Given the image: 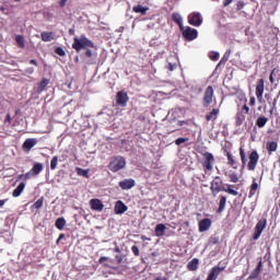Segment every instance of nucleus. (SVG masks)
Returning <instances> with one entry per match:
<instances>
[{
	"label": "nucleus",
	"mask_w": 280,
	"mask_h": 280,
	"mask_svg": "<svg viewBox=\"0 0 280 280\" xmlns=\"http://www.w3.org/2000/svg\"><path fill=\"white\" fill-rule=\"evenodd\" d=\"M72 49L80 54L84 49L83 56L85 58H93V49H95V43L89 39L86 35H81L80 37L73 38Z\"/></svg>",
	"instance_id": "nucleus-1"
},
{
	"label": "nucleus",
	"mask_w": 280,
	"mask_h": 280,
	"mask_svg": "<svg viewBox=\"0 0 280 280\" xmlns=\"http://www.w3.org/2000/svg\"><path fill=\"white\" fill-rule=\"evenodd\" d=\"M235 185L231 184H228L226 187H224V182L220 176H215L210 183V190L214 198L220 194V191H225V194H230V196H238L240 192L233 189Z\"/></svg>",
	"instance_id": "nucleus-2"
},
{
	"label": "nucleus",
	"mask_w": 280,
	"mask_h": 280,
	"mask_svg": "<svg viewBox=\"0 0 280 280\" xmlns=\"http://www.w3.org/2000/svg\"><path fill=\"white\" fill-rule=\"evenodd\" d=\"M201 156L200 163L205 174H211V172H213V165H215V156H213V153L207 151L203 152Z\"/></svg>",
	"instance_id": "nucleus-3"
},
{
	"label": "nucleus",
	"mask_w": 280,
	"mask_h": 280,
	"mask_svg": "<svg viewBox=\"0 0 280 280\" xmlns=\"http://www.w3.org/2000/svg\"><path fill=\"white\" fill-rule=\"evenodd\" d=\"M126 167V159L124 156L117 155L113 156L108 164V170L110 172L117 173L120 170H124Z\"/></svg>",
	"instance_id": "nucleus-4"
},
{
	"label": "nucleus",
	"mask_w": 280,
	"mask_h": 280,
	"mask_svg": "<svg viewBox=\"0 0 280 280\" xmlns=\"http://www.w3.org/2000/svg\"><path fill=\"white\" fill-rule=\"evenodd\" d=\"M268 226V220L266 218H261L257 223L254 229V235L253 240H259L261 237V234L264 233V230Z\"/></svg>",
	"instance_id": "nucleus-5"
},
{
	"label": "nucleus",
	"mask_w": 280,
	"mask_h": 280,
	"mask_svg": "<svg viewBox=\"0 0 280 280\" xmlns=\"http://www.w3.org/2000/svg\"><path fill=\"white\" fill-rule=\"evenodd\" d=\"M213 86L209 85L205 93H203V98H202V106L205 108H209V106H211V104H213Z\"/></svg>",
	"instance_id": "nucleus-6"
},
{
	"label": "nucleus",
	"mask_w": 280,
	"mask_h": 280,
	"mask_svg": "<svg viewBox=\"0 0 280 280\" xmlns=\"http://www.w3.org/2000/svg\"><path fill=\"white\" fill-rule=\"evenodd\" d=\"M250 113V107L247 104H244L241 110L236 113V126H242L246 121V116Z\"/></svg>",
	"instance_id": "nucleus-7"
},
{
	"label": "nucleus",
	"mask_w": 280,
	"mask_h": 280,
	"mask_svg": "<svg viewBox=\"0 0 280 280\" xmlns=\"http://www.w3.org/2000/svg\"><path fill=\"white\" fill-rule=\"evenodd\" d=\"M128 102H130V96H128V92H117L116 103L118 106H121V108H126V106H128Z\"/></svg>",
	"instance_id": "nucleus-8"
},
{
	"label": "nucleus",
	"mask_w": 280,
	"mask_h": 280,
	"mask_svg": "<svg viewBox=\"0 0 280 280\" xmlns=\"http://www.w3.org/2000/svg\"><path fill=\"white\" fill-rule=\"evenodd\" d=\"M266 89V82L264 81V79H259L256 82V97L259 102V104H261L264 102V91Z\"/></svg>",
	"instance_id": "nucleus-9"
},
{
	"label": "nucleus",
	"mask_w": 280,
	"mask_h": 280,
	"mask_svg": "<svg viewBox=\"0 0 280 280\" xmlns=\"http://www.w3.org/2000/svg\"><path fill=\"white\" fill-rule=\"evenodd\" d=\"M258 163H259V153L257 151H253L249 154V162L247 164V170H249V172H255Z\"/></svg>",
	"instance_id": "nucleus-10"
},
{
	"label": "nucleus",
	"mask_w": 280,
	"mask_h": 280,
	"mask_svg": "<svg viewBox=\"0 0 280 280\" xmlns=\"http://www.w3.org/2000/svg\"><path fill=\"white\" fill-rule=\"evenodd\" d=\"M189 25H194V27H200L202 25V15L198 12L190 13L188 15Z\"/></svg>",
	"instance_id": "nucleus-11"
},
{
	"label": "nucleus",
	"mask_w": 280,
	"mask_h": 280,
	"mask_svg": "<svg viewBox=\"0 0 280 280\" xmlns=\"http://www.w3.org/2000/svg\"><path fill=\"white\" fill-rule=\"evenodd\" d=\"M180 31L183 32V36L186 40H196L198 38V31L196 28L188 26Z\"/></svg>",
	"instance_id": "nucleus-12"
},
{
	"label": "nucleus",
	"mask_w": 280,
	"mask_h": 280,
	"mask_svg": "<svg viewBox=\"0 0 280 280\" xmlns=\"http://www.w3.org/2000/svg\"><path fill=\"white\" fill-rule=\"evenodd\" d=\"M38 143V139L36 138H28L22 144V150L26 153L32 152V148Z\"/></svg>",
	"instance_id": "nucleus-13"
},
{
	"label": "nucleus",
	"mask_w": 280,
	"mask_h": 280,
	"mask_svg": "<svg viewBox=\"0 0 280 280\" xmlns=\"http://www.w3.org/2000/svg\"><path fill=\"white\" fill-rule=\"evenodd\" d=\"M223 154L228 159V165L233 167V170H237V161L235 160V156H233V153H231L229 149H223Z\"/></svg>",
	"instance_id": "nucleus-14"
},
{
	"label": "nucleus",
	"mask_w": 280,
	"mask_h": 280,
	"mask_svg": "<svg viewBox=\"0 0 280 280\" xmlns=\"http://www.w3.org/2000/svg\"><path fill=\"white\" fill-rule=\"evenodd\" d=\"M221 272H224V267L215 266L210 270L206 280H218V277H220Z\"/></svg>",
	"instance_id": "nucleus-15"
},
{
	"label": "nucleus",
	"mask_w": 280,
	"mask_h": 280,
	"mask_svg": "<svg viewBox=\"0 0 280 280\" xmlns=\"http://www.w3.org/2000/svg\"><path fill=\"white\" fill-rule=\"evenodd\" d=\"M212 221L209 218L202 219L198 223L199 233H205L211 229Z\"/></svg>",
	"instance_id": "nucleus-16"
},
{
	"label": "nucleus",
	"mask_w": 280,
	"mask_h": 280,
	"mask_svg": "<svg viewBox=\"0 0 280 280\" xmlns=\"http://www.w3.org/2000/svg\"><path fill=\"white\" fill-rule=\"evenodd\" d=\"M114 211H115L116 215H122V213H126V211H128V206H126V203H124V201L118 200L115 203Z\"/></svg>",
	"instance_id": "nucleus-17"
},
{
	"label": "nucleus",
	"mask_w": 280,
	"mask_h": 280,
	"mask_svg": "<svg viewBox=\"0 0 280 280\" xmlns=\"http://www.w3.org/2000/svg\"><path fill=\"white\" fill-rule=\"evenodd\" d=\"M90 207L92 211H104V203L100 199H91Z\"/></svg>",
	"instance_id": "nucleus-18"
},
{
	"label": "nucleus",
	"mask_w": 280,
	"mask_h": 280,
	"mask_svg": "<svg viewBox=\"0 0 280 280\" xmlns=\"http://www.w3.org/2000/svg\"><path fill=\"white\" fill-rule=\"evenodd\" d=\"M120 189L124 190H128V189H132V187H135L136 183L135 179L129 178V179H124L121 182L118 183Z\"/></svg>",
	"instance_id": "nucleus-19"
},
{
	"label": "nucleus",
	"mask_w": 280,
	"mask_h": 280,
	"mask_svg": "<svg viewBox=\"0 0 280 280\" xmlns=\"http://www.w3.org/2000/svg\"><path fill=\"white\" fill-rule=\"evenodd\" d=\"M219 208L217 209V213H223L224 209H226V196H219Z\"/></svg>",
	"instance_id": "nucleus-20"
},
{
	"label": "nucleus",
	"mask_w": 280,
	"mask_h": 280,
	"mask_svg": "<svg viewBox=\"0 0 280 280\" xmlns=\"http://www.w3.org/2000/svg\"><path fill=\"white\" fill-rule=\"evenodd\" d=\"M278 148H279L278 141H267L266 143V150L268 154H272V152H277Z\"/></svg>",
	"instance_id": "nucleus-21"
},
{
	"label": "nucleus",
	"mask_w": 280,
	"mask_h": 280,
	"mask_svg": "<svg viewBox=\"0 0 280 280\" xmlns=\"http://www.w3.org/2000/svg\"><path fill=\"white\" fill-rule=\"evenodd\" d=\"M43 170H45V166H43V163L37 162L33 165L30 172L32 176H38V174H40Z\"/></svg>",
	"instance_id": "nucleus-22"
},
{
	"label": "nucleus",
	"mask_w": 280,
	"mask_h": 280,
	"mask_svg": "<svg viewBox=\"0 0 280 280\" xmlns=\"http://www.w3.org/2000/svg\"><path fill=\"white\" fill-rule=\"evenodd\" d=\"M264 264L261 262V259L258 261L256 268L254 269V271L250 273L249 279H257L259 277V275H261V268H262Z\"/></svg>",
	"instance_id": "nucleus-23"
},
{
	"label": "nucleus",
	"mask_w": 280,
	"mask_h": 280,
	"mask_svg": "<svg viewBox=\"0 0 280 280\" xmlns=\"http://www.w3.org/2000/svg\"><path fill=\"white\" fill-rule=\"evenodd\" d=\"M148 10H150V8L143 7L141 4L135 5L132 8V12H135L136 14H142V16H145V14H148Z\"/></svg>",
	"instance_id": "nucleus-24"
},
{
	"label": "nucleus",
	"mask_w": 280,
	"mask_h": 280,
	"mask_svg": "<svg viewBox=\"0 0 280 280\" xmlns=\"http://www.w3.org/2000/svg\"><path fill=\"white\" fill-rule=\"evenodd\" d=\"M40 36L44 43H51V40L56 38V34H54V32H43Z\"/></svg>",
	"instance_id": "nucleus-25"
},
{
	"label": "nucleus",
	"mask_w": 280,
	"mask_h": 280,
	"mask_svg": "<svg viewBox=\"0 0 280 280\" xmlns=\"http://www.w3.org/2000/svg\"><path fill=\"white\" fill-rule=\"evenodd\" d=\"M218 115H220V109L213 108L209 114L206 115V120L215 121V119H218Z\"/></svg>",
	"instance_id": "nucleus-26"
},
{
	"label": "nucleus",
	"mask_w": 280,
	"mask_h": 280,
	"mask_svg": "<svg viewBox=\"0 0 280 280\" xmlns=\"http://www.w3.org/2000/svg\"><path fill=\"white\" fill-rule=\"evenodd\" d=\"M166 226L163 223H159L155 226V235H158V237H163V235H165V231H166Z\"/></svg>",
	"instance_id": "nucleus-27"
},
{
	"label": "nucleus",
	"mask_w": 280,
	"mask_h": 280,
	"mask_svg": "<svg viewBox=\"0 0 280 280\" xmlns=\"http://www.w3.org/2000/svg\"><path fill=\"white\" fill-rule=\"evenodd\" d=\"M257 189H259V184L257 183V179L254 178L253 183L250 185L248 198H253V196H255V194H257Z\"/></svg>",
	"instance_id": "nucleus-28"
},
{
	"label": "nucleus",
	"mask_w": 280,
	"mask_h": 280,
	"mask_svg": "<svg viewBox=\"0 0 280 280\" xmlns=\"http://www.w3.org/2000/svg\"><path fill=\"white\" fill-rule=\"evenodd\" d=\"M25 190V183H21L12 192L13 198H19L21 194Z\"/></svg>",
	"instance_id": "nucleus-29"
},
{
	"label": "nucleus",
	"mask_w": 280,
	"mask_h": 280,
	"mask_svg": "<svg viewBox=\"0 0 280 280\" xmlns=\"http://www.w3.org/2000/svg\"><path fill=\"white\" fill-rule=\"evenodd\" d=\"M198 264H200V261L198 260V258H194L191 261L188 262L187 268L188 270H190V272H194L196 270H198Z\"/></svg>",
	"instance_id": "nucleus-30"
},
{
	"label": "nucleus",
	"mask_w": 280,
	"mask_h": 280,
	"mask_svg": "<svg viewBox=\"0 0 280 280\" xmlns=\"http://www.w3.org/2000/svg\"><path fill=\"white\" fill-rule=\"evenodd\" d=\"M172 20L174 21V23H177V25H179V30H184L183 18L180 16V14L173 13L172 14Z\"/></svg>",
	"instance_id": "nucleus-31"
},
{
	"label": "nucleus",
	"mask_w": 280,
	"mask_h": 280,
	"mask_svg": "<svg viewBox=\"0 0 280 280\" xmlns=\"http://www.w3.org/2000/svg\"><path fill=\"white\" fill-rule=\"evenodd\" d=\"M48 85H49V79L44 78L42 82L38 83L37 92L43 93V91H45V89H47Z\"/></svg>",
	"instance_id": "nucleus-32"
},
{
	"label": "nucleus",
	"mask_w": 280,
	"mask_h": 280,
	"mask_svg": "<svg viewBox=\"0 0 280 280\" xmlns=\"http://www.w3.org/2000/svg\"><path fill=\"white\" fill-rule=\"evenodd\" d=\"M15 42L20 49H25V37L23 35H15Z\"/></svg>",
	"instance_id": "nucleus-33"
},
{
	"label": "nucleus",
	"mask_w": 280,
	"mask_h": 280,
	"mask_svg": "<svg viewBox=\"0 0 280 280\" xmlns=\"http://www.w3.org/2000/svg\"><path fill=\"white\" fill-rule=\"evenodd\" d=\"M67 224V220H65V218H58L55 222V226L56 229H58L59 231H62V229H65V225Z\"/></svg>",
	"instance_id": "nucleus-34"
},
{
	"label": "nucleus",
	"mask_w": 280,
	"mask_h": 280,
	"mask_svg": "<svg viewBox=\"0 0 280 280\" xmlns=\"http://www.w3.org/2000/svg\"><path fill=\"white\" fill-rule=\"evenodd\" d=\"M43 205H45V197H40L37 201H35L31 209H43Z\"/></svg>",
	"instance_id": "nucleus-35"
},
{
	"label": "nucleus",
	"mask_w": 280,
	"mask_h": 280,
	"mask_svg": "<svg viewBox=\"0 0 280 280\" xmlns=\"http://www.w3.org/2000/svg\"><path fill=\"white\" fill-rule=\"evenodd\" d=\"M266 124H268V118H266V116H260L256 120V126L258 128H264V126H266Z\"/></svg>",
	"instance_id": "nucleus-36"
},
{
	"label": "nucleus",
	"mask_w": 280,
	"mask_h": 280,
	"mask_svg": "<svg viewBox=\"0 0 280 280\" xmlns=\"http://www.w3.org/2000/svg\"><path fill=\"white\" fill-rule=\"evenodd\" d=\"M115 253L116 254V259L118 264H121V261H124V257H126V254L121 253V248L119 247H115Z\"/></svg>",
	"instance_id": "nucleus-37"
},
{
	"label": "nucleus",
	"mask_w": 280,
	"mask_h": 280,
	"mask_svg": "<svg viewBox=\"0 0 280 280\" xmlns=\"http://www.w3.org/2000/svg\"><path fill=\"white\" fill-rule=\"evenodd\" d=\"M78 176H83L84 178H89V170L77 167Z\"/></svg>",
	"instance_id": "nucleus-38"
},
{
	"label": "nucleus",
	"mask_w": 280,
	"mask_h": 280,
	"mask_svg": "<svg viewBox=\"0 0 280 280\" xmlns=\"http://www.w3.org/2000/svg\"><path fill=\"white\" fill-rule=\"evenodd\" d=\"M104 261H110V258L103 256V257H101V258L98 259V262H100V264H103V266H105V268H113V266H110V264L104 262Z\"/></svg>",
	"instance_id": "nucleus-39"
},
{
	"label": "nucleus",
	"mask_w": 280,
	"mask_h": 280,
	"mask_svg": "<svg viewBox=\"0 0 280 280\" xmlns=\"http://www.w3.org/2000/svg\"><path fill=\"white\" fill-rule=\"evenodd\" d=\"M240 156H241L242 165L244 167V165H246V152L242 147L240 148Z\"/></svg>",
	"instance_id": "nucleus-40"
},
{
	"label": "nucleus",
	"mask_w": 280,
	"mask_h": 280,
	"mask_svg": "<svg viewBox=\"0 0 280 280\" xmlns=\"http://www.w3.org/2000/svg\"><path fill=\"white\" fill-rule=\"evenodd\" d=\"M229 58H231V50H226V52L223 55L222 59L220 60L219 65L229 62Z\"/></svg>",
	"instance_id": "nucleus-41"
},
{
	"label": "nucleus",
	"mask_w": 280,
	"mask_h": 280,
	"mask_svg": "<svg viewBox=\"0 0 280 280\" xmlns=\"http://www.w3.org/2000/svg\"><path fill=\"white\" fill-rule=\"evenodd\" d=\"M58 167V155H55L50 161V170H56Z\"/></svg>",
	"instance_id": "nucleus-42"
},
{
	"label": "nucleus",
	"mask_w": 280,
	"mask_h": 280,
	"mask_svg": "<svg viewBox=\"0 0 280 280\" xmlns=\"http://www.w3.org/2000/svg\"><path fill=\"white\" fill-rule=\"evenodd\" d=\"M32 173L28 171L25 174H21L19 175V180H30V178H32Z\"/></svg>",
	"instance_id": "nucleus-43"
},
{
	"label": "nucleus",
	"mask_w": 280,
	"mask_h": 280,
	"mask_svg": "<svg viewBox=\"0 0 280 280\" xmlns=\"http://www.w3.org/2000/svg\"><path fill=\"white\" fill-rule=\"evenodd\" d=\"M230 183H240V177L237 176V173H232L229 175Z\"/></svg>",
	"instance_id": "nucleus-44"
},
{
	"label": "nucleus",
	"mask_w": 280,
	"mask_h": 280,
	"mask_svg": "<svg viewBox=\"0 0 280 280\" xmlns=\"http://www.w3.org/2000/svg\"><path fill=\"white\" fill-rule=\"evenodd\" d=\"M55 54H57V56H61V57L67 56V51H65V48H62V47H57L55 49Z\"/></svg>",
	"instance_id": "nucleus-45"
},
{
	"label": "nucleus",
	"mask_w": 280,
	"mask_h": 280,
	"mask_svg": "<svg viewBox=\"0 0 280 280\" xmlns=\"http://www.w3.org/2000/svg\"><path fill=\"white\" fill-rule=\"evenodd\" d=\"M187 141H189V138H177L175 140V144L176 145H183V143H187Z\"/></svg>",
	"instance_id": "nucleus-46"
},
{
	"label": "nucleus",
	"mask_w": 280,
	"mask_h": 280,
	"mask_svg": "<svg viewBox=\"0 0 280 280\" xmlns=\"http://www.w3.org/2000/svg\"><path fill=\"white\" fill-rule=\"evenodd\" d=\"M210 60H220V52H212L210 55Z\"/></svg>",
	"instance_id": "nucleus-47"
},
{
	"label": "nucleus",
	"mask_w": 280,
	"mask_h": 280,
	"mask_svg": "<svg viewBox=\"0 0 280 280\" xmlns=\"http://www.w3.org/2000/svg\"><path fill=\"white\" fill-rule=\"evenodd\" d=\"M166 69L168 71H174V69H176V65L175 63H172V62H168L167 66H166Z\"/></svg>",
	"instance_id": "nucleus-48"
},
{
	"label": "nucleus",
	"mask_w": 280,
	"mask_h": 280,
	"mask_svg": "<svg viewBox=\"0 0 280 280\" xmlns=\"http://www.w3.org/2000/svg\"><path fill=\"white\" fill-rule=\"evenodd\" d=\"M257 104V98L255 96L249 97V106H255Z\"/></svg>",
	"instance_id": "nucleus-49"
},
{
	"label": "nucleus",
	"mask_w": 280,
	"mask_h": 280,
	"mask_svg": "<svg viewBox=\"0 0 280 280\" xmlns=\"http://www.w3.org/2000/svg\"><path fill=\"white\" fill-rule=\"evenodd\" d=\"M131 250H132L133 255H136V257H139V247L138 246H132Z\"/></svg>",
	"instance_id": "nucleus-50"
},
{
	"label": "nucleus",
	"mask_w": 280,
	"mask_h": 280,
	"mask_svg": "<svg viewBox=\"0 0 280 280\" xmlns=\"http://www.w3.org/2000/svg\"><path fill=\"white\" fill-rule=\"evenodd\" d=\"M4 124H12V116H10V114H7Z\"/></svg>",
	"instance_id": "nucleus-51"
},
{
	"label": "nucleus",
	"mask_w": 280,
	"mask_h": 280,
	"mask_svg": "<svg viewBox=\"0 0 280 280\" xmlns=\"http://www.w3.org/2000/svg\"><path fill=\"white\" fill-rule=\"evenodd\" d=\"M277 100H279V96H277V98L273 100V107L270 109V115H272V113H275V106H277Z\"/></svg>",
	"instance_id": "nucleus-52"
},
{
	"label": "nucleus",
	"mask_w": 280,
	"mask_h": 280,
	"mask_svg": "<svg viewBox=\"0 0 280 280\" xmlns=\"http://www.w3.org/2000/svg\"><path fill=\"white\" fill-rule=\"evenodd\" d=\"M237 10H243L244 9V2L238 1L236 4Z\"/></svg>",
	"instance_id": "nucleus-53"
},
{
	"label": "nucleus",
	"mask_w": 280,
	"mask_h": 280,
	"mask_svg": "<svg viewBox=\"0 0 280 280\" xmlns=\"http://www.w3.org/2000/svg\"><path fill=\"white\" fill-rule=\"evenodd\" d=\"M233 3V0H223V5L226 8L228 5H231Z\"/></svg>",
	"instance_id": "nucleus-54"
},
{
	"label": "nucleus",
	"mask_w": 280,
	"mask_h": 280,
	"mask_svg": "<svg viewBox=\"0 0 280 280\" xmlns=\"http://www.w3.org/2000/svg\"><path fill=\"white\" fill-rule=\"evenodd\" d=\"M30 65H33L34 67H38V61H36V59H31Z\"/></svg>",
	"instance_id": "nucleus-55"
},
{
	"label": "nucleus",
	"mask_w": 280,
	"mask_h": 280,
	"mask_svg": "<svg viewBox=\"0 0 280 280\" xmlns=\"http://www.w3.org/2000/svg\"><path fill=\"white\" fill-rule=\"evenodd\" d=\"M69 0H61L60 2H59V5H60V8H65V5H67V2H68Z\"/></svg>",
	"instance_id": "nucleus-56"
},
{
	"label": "nucleus",
	"mask_w": 280,
	"mask_h": 280,
	"mask_svg": "<svg viewBox=\"0 0 280 280\" xmlns=\"http://www.w3.org/2000/svg\"><path fill=\"white\" fill-rule=\"evenodd\" d=\"M25 73H28L30 75H32V73H34V68H27L25 70Z\"/></svg>",
	"instance_id": "nucleus-57"
},
{
	"label": "nucleus",
	"mask_w": 280,
	"mask_h": 280,
	"mask_svg": "<svg viewBox=\"0 0 280 280\" xmlns=\"http://www.w3.org/2000/svg\"><path fill=\"white\" fill-rule=\"evenodd\" d=\"M0 12H2V14H8V9L5 7H0Z\"/></svg>",
	"instance_id": "nucleus-58"
},
{
	"label": "nucleus",
	"mask_w": 280,
	"mask_h": 280,
	"mask_svg": "<svg viewBox=\"0 0 280 280\" xmlns=\"http://www.w3.org/2000/svg\"><path fill=\"white\" fill-rule=\"evenodd\" d=\"M187 124V120H178L177 126H185Z\"/></svg>",
	"instance_id": "nucleus-59"
},
{
	"label": "nucleus",
	"mask_w": 280,
	"mask_h": 280,
	"mask_svg": "<svg viewBox=\"0 0 280 280\" xmlns=\"http://www.w3.org/2000/svg\"><path fill=\"white\" fill-rule=\"evenodd\" d=\"M269 82L271 84H275V77H272V73H270V75H269Z\"/></svg>",
	"instance_id": "nucleus-60"
},
{
	"label": "nucleus",
	"mask_w": 280,
	"mask_h": 280,
	"mask_svg": "<svg viewBox=\"0 0 280 280\" xmlns=\"http://www.w3.org/2000/svg\"><path fill=\"white\" fill-rule=\"evenodd\" d=\"M8 202V199H1L0 200V208L3 207Z\"/></svg>",
	"instance_id": "nucleus-61"
},
{
	"label": "nucleus",
	"mask_w": 280,
	"mask_h": 280,
	"mask_svg": "<svg viewBox=\"0 0 280 280\" xmlns=\"http://www.w3.org/2000/svg\"><path fill=\"white\" fill-rule=\"evenodd\" d=\"M60 240H65V234H60V235H59V237H58V240H57V244H58V242H60Z\"/></svg>",
	"instance_id": "nucleus-62"
},
{
	"label": "nucleus",
	"mask_w": 280,
	"mask_h": 280,
	"mask_svg": "<svg viewBox=\"0 0 280 280\" xmlns=\"http://www.w3.org/2000/svg\"><path fill=\"white\" fill-rule=\"evenodd\" d=\"M69 34H70V36H73V34H75V30L70 28V30H69Z\"/></svg>",
	"instance_id": "nucleus-63"
},
{
	"label": "nucleus",
	"mask_w": 280,
	"mask_h": 280,
	"mask_svg": "<svg viewBox=\"0 0 280 280\" xmlns=\"http://www.w3.org/2000/svg\"><path fill=\"white\" fill-rule=\"evenodd\" d=\"M155 280H167V279H165V278H158V279H155Z\"/></svg>",
	"instance_id": "nucleus-64"
}]
</instances>
